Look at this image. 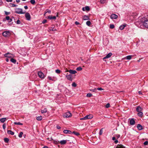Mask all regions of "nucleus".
<instances>
[{
    "mask_svg": "<svg viewBox=\"0 0 148 148\" xmlns=\"http://www.w3.org/2000/svg\"><path fill=\"white\" fill-rule=\"evenodd\" d=\"M140 21L143 25L145 28H148V20L145 17L140 19Z\"/></svg>",
    "mask_w": 148,
    "mask_h": 148,
    "instance_id": "nucleus-1",
    "label": "nucleus"
},
{
    "mask_svg": "<svg viewBox=\"0 0 148 148\" xmlns=\"http://www.w3.org/2000/svg\"><path fill=\"white\" fill-rule=\"evenodd\" d=\"M15 12L18 14H24L25 12H23V10L21 8H16L15 9Z\"/></svg>",
    "mask_w": 148,
    "mask_h": 148,
    "instance_id": "nucleus-2",
    "label": "nucleus"
},
{
    "mask_svg": "<svg viewBox=\"0 0 148 148\" xmlns=\"http://www.w3.org/2000/svg\"><path fill=\"white\" fill-rule=\"evenodd\" d=\"M4 56L6 58H10L14 57V55L13 54L10 53L8 52L7 53H5L4 54Z\"/></svg>",
    "mask_w": 148,
    "mask_h": 148,
    "instance_id": "nucleus-3",
    "label": "nucleus"
},
{
    "mask_svg": "<svg viewBox=\"0 0 148 148\" xmlns=\"http://www.w3.org/2000/svg\"><path fill=\"white\" fill-rule=\"evenodd\" d=\"M71 113L69 112H68L64 114L63 116L64 118H69L71 117Z\"/></svg>",
    "mask_w": 148,
    "mask_h": 148,
    "instance_id": "nucleus-4",
    "label": "nucleus"
},
{
    "mask_svg": "<svg viewBox=\"0 0 148 148\" xmlns=\"http://www.w3.org/2000/svg\"><path fill=\"white\" fill-rule=\"evenodd\" d=\"M25 17L26 18V19L28 21H29L31 19V16L28 12H27L25 13Z\"/></svg>",
    "mask_w": 148,
    "mask_h": 148,
    "instance_id": "nucleus-5",
    "label": "nucleus"
},
{
    "mask_svg": "<svg viewBox=\"0 0 148 148\" xmlns=\"http://www.w3.org/2000/svg\"><path fill=\"white\" fill-rule=\"evenodd\" d=\"M2 34L3 36L7 37L10 35V33L9 31H5Z\"/></svg>",
    "mask_w": 148,
    "mask_h": 148,
    "instance_id": "nucleus-6",
    "label": "nucleus"
},
{
    "mask_svg": "<svg viewBox=\"0 0 148 148\" xmlns=\"http://www.w3.org/2000/svg\"><path fill=\"white\" fill-rule=\"evenodd\" d=\"M66 78L67 79L70 81H71L73 80L72 76L71 74H69L68 75L67 74L66 75Z\"/></svg>",
    "mask_w": 148,
    "mask_h": 148,
    "instance_id": "nucleus-7",
    "label": "nucleus"
},
{
    "mask_svg": "<svg viewBox=\"0 0 148 148\" xmlns=\"http://www.w3.org/2000/svg\"><path fill=\"white\" fill-rule=\"evenodd\" d=\"M38 76L41 78H42L44 77V74L41 72L39 71L38 73Z\"/></svg>",
    "mask_w": 148,
    "mask_h": 148,
    "instance_id": "nucleus-8",
    "label": "nucleus"
},
{
    "mask_svg": "<svg viewBox=\"0 0 148 148\" xmlns=\"http://www.w3.org/2000/svg\"><path fill=\"white\" fill-rule=\"evenodd\" d=\"M117 17V15L114 14H111L110 16V18L112 19H116Z\"/></svg>",
    "mask_w": 148,
    "mask_h": 148,
    "instance_id": "nucleus-9",
    "label": "nucleus"
},
{
    "mask_svg": "<svg viewBox=\"0 0 148 148\" xmlns=\"http://www.w3.org/2000/svg\"><path fill=\"white\" fill-rule=\"evenodd\" d=\"M112 53H109L107 55L103 58V60L110 58L112 56Z\"/></svg>",
    "mask_w": 148,
    "mask_h": 148,
    "instance_id": "nucleus-10",
    "label": "nucleus"
},
{
    "mask_svg": "<svg viewBox=\"0 0 148 148\" xmlns=\"http://www.w3.org/2000/svg\"><path fill=\"white\" fill-rule=\"evenodd\" d=\"M143 110V108L141 107L140 106H138L136 107V111L138 112H140Z\"/></svg>",
    "mask_w": 148,
    "mask_h": 148,
    "instance_id": "nucleus-11",
    "label": "nucleus"
},
{
    "mask_svg": "<svg viewBox=\"0 0 148 148\" xmlns=\"http://www.w3.org/2000/svg\"><path fill=\"white\" fill-rule=\"evenodd\" d=\"M63 132L64 134H72V132L70 130H64L63 131Z\"/></svg>",
    "mask_w": 148,
    "mask_h": 148,
    "instance_id": "nucleus-12",
    "label": "nucleus"
},
{
    "mask_svg": "<svg viewBox=\"0 0 148 148\" xmlns=\"http://www.w3.org/2000/svg\"><path fill=\"white\" fill-rule=\"evenodd\" d=\"M86 119H90L92 118L93 117V116L92 114H89L88 115H86Z\"/></svg>",
    "mask_w": 148,
    "mask_h": 148,
    "instance_id": "nucleus-13",
    "label": "nucleus"
},
{
    "mask_svg": "<svg viewBox=\"0 0 148 148\" xmlns=\"http://www.w3.org/2000/svg\"><path fill=\"white\" fill-rule=\"evenodd\" d=\"M135 123V121L134 119H132L130 121V124L131 125H133Z\"/></svg>",
    "mask_w": 148,
    "mask_h": 148,
    "instance_id": "nucleus-14",
    "label": "nucleus"
},
{
    "mask_svg": "<svg viewBox=\"0 0 148 148\" xmlns=\"http://www.w3.org/2000/svg\"><path fill=\"white\" fill-rule=\"evenodd\" d=\"M69 72L71 74H75L77 73L76 71L71 69H70L69 70Z\"/></svg>",
    "mask_w": 148,
    "mask_h": 148,
    "instance_id": "nucleus-15",
    "label": "nucleus"
},
{
    "mask_svg": "<svg viewBox=\"0 0 148 148\" xmlns=\"http://www.w3.org/2000/svg\"><path fill=\"white\" fill-rule=\"evenodd\" d=\"M66 142L67 141L66 140H61L60 142V143L62 145H64L66 144Z\"/></svg>",
    "mask_w": 148,
    "mask_h": 148,
    "instance_id": "nucleus-16",
    "label": "nucleus"
},
{
    "mask_svg": "<svg viewBox=\"0 0 148 148\" xmlns=\"http://www.w3.org/2000/svg\"><path fill=\"white\" fill-rule=\"evenodd\" d=\"M137 127L138 130H141L143 129L142 126L140 124H138L137 125Z\"/></svg>",
    "mask_w": 148,
    "mask_h": 148,
    "instance_id": "nucleus-17",
    "label": "nucleus"
},
{
    "mask_svg": "<svg viewBox=\"0 0 148 148\" xmlns=\"http://www.w3.org/2000/svg\"><path fill=\"white\" fill-rule=\"evenodd\" d=\"M115 148H125V147L122 145L119 144L117 145L116 147Z\"/></svg>",
    "mask_w": 148,
    "mask_h": 148,
    "instance_id": "nucleus-18",
    "label": "nucleus"
},
{
    "mask_svg": "<svg viewBox=\"0 0 148 148\" xmlns=\"http://www.w3.org/2000/svg\"><path fill=\"white\" fill-rule=\"evenodd\" d=\"M83 19L84 20H87L89 19V17L87 15H84L83 16Z\"/></svg>",
    "mask_w": 148,
    "mask_h": 148,
    "instance_id": "nucleus-19",
    "label": "nucleus"
},
{
    "mask_svg": "<svg viewBox=\"0 0 148 148\" xmlns=\"http://www.w3.org/2000/svg\"><path fill=\"white\" fill-rule=\"evenodd\" d=\"M48 18L50 19H55L56 17L55 16H48Z\"/></svg>",
    "mask_w": 148,
    "mask_h": 148,
    "instance_id": "nucleus-20",
    "label": "nucleus"
},
{
    "mask_svg": "<svg viewBox=\"0 0 148 148\" xmlns=\"http://www.w3.org/2000/svg\"><path fill=\"white\" fill-rule=\"evenodd\" d=\"M143 113L142 112H139L137 114V115L139 117H142L143 116Z\"/></svg>",
    "mask_w": 148,
    "mask_h": 148,
    "instance_id": "nucleus-21",
    "label": "nucleus"
},
{
    "mask_svg": "<svg viewBox=\"0 0 148 148\" xmlns=\"http://www.w3.org/2000/svg\"><path fill=\"white\" fill-rule=\"evenodd\" d=\"M7 133L8 134H10L12 135H14V132H12V131L10 130H8Z\"/></svg>",
    "mask_w": 148,
    "mask_h": 148,
    "instance_id": "nucleus-22",
    "label": "nucleus"
},
{
    "mask_svg": "<svg viewBox=\"0 0 148 148\" xmlns=\"http://www.w3.org/2000/svg\"><path fill=\"white\" fill-rule=\"evenodd\" d=\"M5 18L7 20L9 21V22H10L12 21V19L10 18V17L9 16H6Z\"/></svg>",
    "mask_w": 148,
    "mask_h": 148,
    "instance_id": "nucleus-23",
    "label": "nucleus"
},
{
    "mask_svg": "<svg viewBox=\"0 0 148 148\" xmlns=\"http://www.w3.org/2000/svg\"><path fill=\"white\" fill-rule=\"evenodd\" d=\"M6 120V118H4L0 119V121L2 123H3Z\"/></svg>",
    "mask_w": 148,
    "mask_h": 148,
    "instance_id": "nucleus-24",
    "label": "nucleus"
},
{
    "mask_svg": "<svg viewBox=\"0 0 148 148\" xmlns=\"http://www.w3.org/2000/svg\"><path fill=\"white\" fill-rule=\"evenodd\" d=\"M126 26V25H121L119 27V29L121 30H122Z\"/></svg>",
    "mask_w": 148,
    "mask_h": 148,
    "instance_id": "nucleus-25",
    "label": "nucleus"
},
{
    "mask_svg": "<svg viewBox=\"0 0 148 148\" xmlns=\"http://www.w3.org/2000/svg\"><path fill=\"white\" fill-rule=\"evenodd\" d=\"M42 119V116H40L36 117V119L38 121H40Z\"/></svg>",
    "mask_w": 148,
    "mask_h": 148,
    "instance_id": "nucleus-26",
    "label": "nucleus"
},
{
    "mask_svg": "<svg viewBox=\"0 0 148 148\" xmlns=\"http://www.w3.org/2000/svg\"><path fill=\"white\" fill-rule=\"evenodd\" d=\"M47 108H45L43 110H41V112L42 113H44L47 112Z\"/></svg>",
    "mask_w": 148,
    "mask_h": 148,
    "instance_id": "nucleus-27",
    "label": "nucleus"
},
{
    "mask_svg": "<svg viewBox=\"0 0 148 148\" xmlns=\"http://www.w3.org/2000/svg\"><path fill=\"white\" fill-rule=\"evenodd\" d=\"M10 61L12 63H14V64H15L16 63V60L12 58L11 59Z\"/></svg>",
    "mask_w": 148,
    "mask_h": 148,
    "instance_id": "nucleus-28",
    "label": "nucleus"
},
{
    "mask_svg": "<svg viewBox=\"0 0 148 148\" xmlns=\"http://www.w3.org/2000/svg\"><path fill=\"white\" fill-rule=\"evenodd\" d=\"M132 57V56L130 55V56H127L126 58L127 60H130L131 59Z\"/></svg>",
    "mask_w": 148,
    "mask_h": 148,
    "instance_id": "nucleus-29",
    "label": "nucleus"
},
{
    "mask_svg": "<svg viewBox=\"0 0 148 148\" xmlns=\"http://www.w3.org/2000/svg\"><path fill=\"white\" fill-rule=\"evenodd\" d=\"M14 124L15 125H23V124L22 123H21L20 122H15L14 123Z\"/></svg>",
    "mask_w": 148,
    "mask_h": 148,
    "instance_id": "nucleus-30",
    "label": "nucleus"
},
{
    "mask_svg": "<svg viewBox=\"0 0 148 148\" xmlns=\"http://www.w3.org/2000/svg\"><path fill=\"white\" fill-rule=\"evenodd\" d=\"M103 128H102L100 130L99 133V135H101L102 134L103 132Z\"/></svg>",
    "mask_w": 148,
    "mask_h": 148,
    "instance_id": "nucleus-31",
    "label": "nucleus"
},
{
    "mask_svg": "<svg viewBox=\"0 0 148 148\" xmlns=\"http://www.w3.org/2000/svg\"><path fill=\"white\" fill-rule=\"evenodd\" d=\"M92 95L91 93H88L86 95L87 97H90L92 96Z\"/></svg>",
    "mask_w": 148,
    "mask_h": 148,
    "instance_id": "nucleus-32",
    "label": "nucleus"
},
{
    "mask_svg": "<svg viewBox=\"0 0 148 148\" xmlns=\"http://www.w3.org/2000/svg\"><path fill=\"white\" fill-rule=\"evenodd\" d=\"M91 24V22L90 21H88L86 22V24L88 26H90Z\"/></svg>",
    "mask_w": 148,
    "mask_h": 148,
    "instance_id": "nucleus-33",
    "label": "nucleus"
},
{
    "mask_svg": "<svg viewBox=\"0 0 148 148\" xmlns=\"http://www.w3.org/2000/svg\"><path fill=\"white\" fill-rule=\"evenodd\" d=\"M82 68L81 67L79 66L76 69L77 71H81L82 70Z\"/></svg>",
    "mask_w": 148,
    "mask_h": 148,
    "instance_id": "nucleus-34",
    "label": "nucleus"
},
{
    "mask_svg": "<svg viewBox=\"0 0 148 148\" xmlns=\"http://www.w3.org/2000/svg\"><path fill=\"white\" fill-rule=\"evenodd\" d=\"M50 30L53 31L56 30V29L54 28V27H52L50 28Z\"/></svg>",
    "mask_w": 148,
    "mask_h": 148,
    "instance_id": "nucleus-35",
    "label": "nucleus"
},
{
    "mask_svg": "<svg viewBox=\"0 0 148 148\" xmlns=\"http://www.w3.org/2000/svg\"><path fill=\"white\" fill-rule=\"evenodd\" d=\"M4 141L6 143H8L9 141V140L7 138H4Z\"/></svg>",
    "mask_w": 148,
    "mask_h": 148,
    "instance_id": "nucleus-36",
    "label": "nucleus"
},
{
    "mask_svg": "<svg viewBox=\"0 0 148 148\" xmlns=\"http://www.w3.org/2000/svg\"><path fill=\"white\" fill-rule=\"evenodd\" d=\"M90 91L93 92H96L97 91V89L96 88H95L94 89H91L90 90Z\"/></svg>",
    "mask_w": 148,
    "mask_h": 148,
    "instance_id": "nucleus-37",
    "label": "nucleus"
},
{
    "mask_svg": "<svg viewBox=\"0 0 148 148\" xmlns=\"http://www.w3.org/2000/svg\"><path fill=\"white\" fill-rule=\"evenodd\" d=\"M85 10L87 11H89L90 10V8H89V7L88 6H86L85 7Z\"/></svg>",
    "mask_w": 148,
    "mask_h": 148,
    "instance_id": "nucleus-38",
    "label": "nucleus"
},
{
    "mask_svg": "<svg viewBox=\"0 0 148 148\" xmlns=\"http://www.w3.org/2000/svg\"><path fill=\"white\" fill-rule=\"evenodd\" d=\"M30 2L32 4H34L35 3V0H30Z\"/></svg>",
    "mask_w": 148,
    "mask_h": 148,
    "instance_id": "nucleus-39",
    "label": "nucleus"
},
{
    "mask_svg": "<svg viewBox=\"0 0 148 148\" xmlns=\"http://www.w3.org/2000/svg\"><path fill=\"white\" fill-rule=\"evenodd\" d=\"M23 134V133L22 132H21L18 135V137L19 138H21L22 137V135Z\"/></svg>",
    "mask_w": 148,
    "mask_h": 148,
    "instance_id": "nucleus-40",
    "label": "nucleus"
},
{
    "mask_svg": "<svg viewBox=\"0 0 148 148\" xmlns=\"http://www.w3.org/2000/svg\"><path fill=\"white\" fill-rule=\"evenodd\" d=\"M73 133L75 135H77V136H78L79 135V134L78 133V132H75V131H74L73 132H72V134Z\"/></svg>",
    "mask_w": 148,
    "mask_h": 148,
    "instance_id": "nucleus-41",
    "label": "nucleus"
},
{
    "mask_svg": "<svg viewBox=\"0 0 148 148\" xmlns=\"http://www.w3.org/2000/svg\"><path fill=\"white\" fill-rule=\"evenodd\" d=\"M56 72L58 74H59L60 73L61 71L59 69H56Z\"/></svg>",
    "mask_w": 148,
    "mask_h": 148,
    "instance_id": "nucleus-42",
    "label": "nucleus"
},
{
    "mask_svg": "<svg viewBox=\"0 0 148 148\" xmlns=\"http://www.w3.org/2000/svg\"><path fill=\"white\" fill-rule=\"evenodd\" d=\"M106 0H100V2L101 3H104L106 2Z\"/></svg>",
    "mask_w": 148,
    "mask_h": 148,
    "instance_id": "nucleus-43",
    "label": "nucleus"
},
{
    "mask_svg": "<svg viewBox=\"0 0 148 148\" xmlns=\"http://www.w3.org/2000/svg\"><path fill=\"white\" fill-rule=\"evenodd\" d=\"M114 25L113 24H111L110 25V27L111 29H113L114 28Z\"/></svg>",
    "mask_w": 148,
    "mask_h": 148,
    "instance_id": "nucleus-44",
    "label": "nucleus"
},
{
    "mask_svg": "<svg viewBox=\"0 0 148 148\" xmlns=\"http://www.w3.org/2000/svg\"><path fill=\"white\" fill-rule=\"evenodd\" d=\"M72 86L73 87H75L77 85L75 83L73 82L72 84Z\"/></svg>",
    "mask_w": 148,
    "mask_h": 148,
    "instance_id": "nucleus-45",
    "label": "nucleus"
},
{
    "mask_svg": "<svg viewBox=\"0 0 148 148\" xmlns=\"http://www.w3.org/2000/svg\"><path fill=\"white\" fill-rule=\"evenodd\" d=\"M51 13V11L50 10H49L48 9H47V10H46V11L45 13Z\"/></svg>",
    "mask_w": 148,
    "mask_h": 148,
    "instance_id": "nucleus-46",
    "label": "nucleus"
},
{
    "mask_svg": "<svg viewBox=\"0 0 148 148\" xmlns=\"http://www.w3.org/2000/svg\"><path fill=\"white\" fill-rule=\"evenodd\" d=\"M97 90H103V89L101 88H97Z\"/></svg>",
    "mask_w": 148,
    "mask_h": 148,
    "instance_id": "nucleus-47",
    "label": "nucleus"
},
{
    "mask_svg": "<svg viewBox=\"0 0 148 148\" xmlns=\"http://www.w3.org/2000/svg\"><path fill=\"white\" fill-rule=\"evenodd\" d=\"M80 120H86L87 119H86V116H85V117H84L83 118H80Z\"/></svg>",
    "mask_w": 148,
    "mask_h": 148,
    "instance_id": "nucleus-48",
    "label": "nucleus"
},
{
    "mask_svg": "<svg viewBox=\"0 0 148 148\" xmlns=\"http://www.w3.org/2000/svg\"><path fill=\"white\" fill-rule=\"evenodd\" d=\"M110 106V104L109 103H107L106 105V107L107 108H109Z\"/></svg>",
    "mask_w": 148,
    "mask_h": 148,
    "instance_id": "nucleus-49",
    "label": "nucleus"
},
{
    "mask_svg": "<svg viewBox=\"0 0 148 148\" xmlns=\"http://www.w3.org/2000/svg\"><path fill=\"white\" fill-rule=\"evenodd\" d=\"M3 129L5 130L6 128V124L5 123H4L3 125Z\"/></svg>",
    "mask_w": 148,
    "mask_h": 148,
    "instance_id": "nucleus-50",
    "label": "nucleus"
},
{
    "mask_svg": "<svg viewBox=\"0 0 148 148\" xmlns=\"http://www.w3.org/2000/svg\"><path fill=\"white\" fill-rule=\"evenodd\" d=\"M12 7H17L18 6L17 5L14 4L12 3Z\"/></svg>",
    "mask_w": 148,
    "mask_h": 148,
    "instance_id": "nucleus-51",
    "label": "nucleus"
},
{
    "mask_svg": "<svg viewBox=\"0 0 148 148\" xmlns=\"http://www.w3.org/2000/svg\"><path fill=\"white\" fill-rule=\"evenodd\" d=\"M16 23L18 24H19L21 23V21L19 20H18L16 22Z\"/></svg>",
    "mask_w": 148,
    "mask_h": 148,
    "instance_id": "nucleus-52",
    "label": "nucleus"
},
{
    "mask_svg": "<svg viewBox=\"0 0 148 148\" xmlns=\"http://www.w3.org/2000/svg\"><path fill=\"white\" fill-rule=\"evenodd\" d=\"M5 14L7 15L9 14H10V12H8L6 11H5Z\"/></svg>",
    "mask_w": 148,
    "mask_h": 148,
    "instance_id": "nucleus-53",
    "label": "nucleus"
},
{
    "mask_svg": "<svg viewBox=\"0 0 148 148\" xmlns=\"http://www.w3.org/2000/svg\"><path fill=\"white\" fill-rule=\"evenodd\" d=\"M148 144V141H146L144 143V145H147Z\"/></svg>",
    "mask_w": 148,
    "mask_h": 148,
    "instance_id": "nucleus-54",
    "label": "nucleus"
},
{
    "mask_svg": "<svg viewBox=\"0 0 148 148\" xmlns=\"http://www.w3.org/2000/svg\"><path fill=\"white\" fill-rule=\"evenodd\" d=\"M47 21V20L46 19H44L42 21V23L44 24Z\"/></svg>",
    "mask_w": 148,
    "mask_h": 148,
    "instance_id": "nucleus-55",
    "label": "nucleus"
},
{
    "mask_svg": "<svg viewBox=\"0 0 148 148\" xmlns=\"http://www.w3.org/2000/svg\"><path fill=\"white\" fill-rule=\"evenodd\" d=\"M116 136L117 138H119L120 137V135L119 134H117L116 135Z\"/></svg>",
    "mask_w": 148,
    "mask_h": 148,
    "instance_id": "nucleus-56",
    "label": "nucleus"
},
{
    "mask_svg": "<svg viewBox=\"0 0 148 148\" xmlns=\"http://www.w3.org/2000/svg\"><path fill=\"white\" fill-rule=\"evenodd\" d=\"M48 79H49L50 80H52V81L53 80V79H52V78L51 77H48Z\"/></svg>",
    "mask_w": 148,
    "mask_h": 148,
    "instance_id": "nucleus-57",
    "label": "nucleus"
},
{
    "mask_svg": "<svg viewBox=\"0 0 148 148\" xmlns=\"http://www.w3.org/2000/svg\"><path fill=\"white\" fill-rule=\"evenodd\" d=\"M3 3L2 1L1 0H0V5H2L3 4Z\"/></svg>",
    "mask_w": 148,
    "mask_h": 148,
    "instance_id": "nucleus-58",
    "label": "nucleus"
},
{
    "mask_svg": "<svg viewBox=\"0 0 148 148\" xmlns=\"http://www.w3.org/2000/svg\"><path fill=\"white\" fill-rule=\"evenodd\" d=\"M75 24L76 25H79V23L77 21H75Z\"/></svg>",
    "mask_w": 148,
    "mask_h": 148,
    "instance_id": "nucleus-59",
    "label": "nucleus"
},
{
    "mask_svg": "<svg viewBox=\"0 0 148 148\" xmlns=\"http://www.w3.org/2000/svg\"><path fill=\"white\" fill-rule=\"evenodd\" d=\"M56 127L58 129H59L61 128L60 127L59 125H57Z\"/></svg>",
    "mask_w": 148,
    "mask_h": 148,
    "instance_id": "nucleus-60",
    "label": "nucleus"
},
{
    "mask_svg": "<svg viewBox=\"0 0 148 148\" xmlns=\"http://www.w3.org/2000/svg\"><path fill=\"white\" fill-rule=\"evenodd\" d=\"M6 1L8 2H11L12 1V0H6Z\"/></svg>",
    "mask_w": 148,
    "mask_h": 148,
    "instance_id": "nucleus-61",
    "label": "nucleus"
},
{
    "mask_svg": "<svg viewBox=\"0 0 148 148\" xmlns=\"http://www.w3.org/2000/svg\"><path fill=\"white\" fill-rule=\"evenodd\" d=\"M24 8L26 10L27 9H28V7L27 5L24 6Z\"/></svg>",
    "mask_w": 148,
    "mask_h": 148,
    "instance_id": "nucleus-62",
    "label": "nucleus"
},
{
    "mask_svg": "<svg viewBox=\"0 0 148 148\" xmlns=\"http://www.w3.org/2000/svg\"><path fill=\"white\" fill-rule=\"evenodd\" d=\"M116 139L115 137H113L112 138V139L113 140H114Z\"/></svg>",
    "mask_w": 148,
    "mask_h": 148,
    "instance_id": "nucleus-63",
    "label": "nucleus"
},
{
    "mask_svg": "<svg viewBox=\"0 0 148 148\" xmlns=\"http://www.w3.org/2000/svg\"><path fill=\"white\" fill-rule=\"evenodd\" d=\"M42 148H49L47 146H44Z\"/></svg>",
    "mask_w": 148,
    "mask_h": 148,
    "instance_id": "nucleus-64",
    "label": "nucleus"
}]
</instances>
